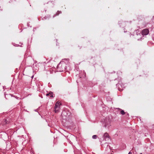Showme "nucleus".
<instances>
[{"mask_svg": "<svg viewBox=\"0 0 154 154\" xmlns=\"http://www.w3.org/2000/svg\"><path fill=\"white\" fill-rule=\"evenodd\" d=\"M58 68L60 70L59 71L61 72L63 71L65 69L64 65H63V66L61 63H59L58 66Z\"/></svg>", "mask_w": 154, "mask_h": 154, "instance_id": "1", "label": "nucleus"}, {"mask_svg": "<svg viewBox=\"0 0 154 154\" xmlns=\"http://www.w3.org/2000/svg\"><path fill=\"white\" fill-rule=\"evenodd\" d=\"M149 30L147 29H143L142 32V34L143 35H146L149 33Z\"/></svg>", "mask_w": 154, "mask_h": 154, "instance_id": "2", "label": "nucleus"}, {"mask_svg": "<svg viewBox=\"0 0 154 154\" xmlns=\"http://www.w3.org/2000/svg\"><path fill=\"white\" fill-rule=\"evenodd\" d=\"M103 137L105 140H106V138H109V135L107 133H105L103 135Z\"/></svg>", "mask_w": 154, "mask_h": 154, "instance_id": "3", "label": "nucleus"}, {"mask_svg": "<svg viewBox=\"0 0 154 154\" xmlns=\"http://www.w3.org/2000/svg\"><path fill=\"white\" fill-rule=\"evenodd\" d=\"M61 105V103L59 102L58 101L55 104L54 108L60 107Z\"/></svg>", "mask_w": 154, "mask_h": 154, "instance_id": "4", "label": "nucleus"}, {"mask_svg": "<svg viewBox=\"0 0 154 154\" xmlns=\"http://www.w3.org/2000/svg\"><path fill=\"white\" fill-rule=\"evenodd\" d=\"M60 106L54 108L55 112V113L58 112H59V110L60 109Z\"/></svg>", "mask_w": 154, "mask_h": 154, "instance_id": "5", "label": "nucleus"}, {"mask_svg": "<svg viewBox=\"0 0 154 154\" xmlns=\"http://www.w3.org/2000/svg\"><path fill=\"white\" fill-rule=\"evenodd\" d=\"M60 106L54 108L55 112V113L58 112H59V110L60 109Z\"/></svg>", "mask_w": 154, "mask_h": 154, "instance_id": "6", "label": "nucleus"}, {"mask_svg": "<svg viewBox=\"0 0 154 154\" xmlns=\"http://www.w3.org/2000/svg\"><path fill=\"white\" fill-rule=\"evenodd\" d=\"M47 96H50L51 97H53V93L52 92H50L49 93L47 94H46Z\"/></svg>", "mask_w": 154, "mask_h": 154, "instance_id": "7", "label": "nucleus"}, {"mask_svg": "<svg viewBox=\"0 0 154 154\" xmlns=\"http://www.w3.org/2000/svg\"><path fill=\"white\" fill-rule=\"evenodd\" d=\"M120 110L121 114L122 115H123L125 114V112L123 110H122L121 109H120Z\"/></svg>", "mask_w": 154, "mask_h": 154, "instance_id": "8", "label": "nucleus"}, {"mask_svg": "<svg viewBox=\"0 0 154 154\" xmlns=\"http://www.w3.org/2000/svg\"><path fill=\"white\" fill-rule=\"evenodd\" d=\"M8 123H9V122L8 121H7L6 120H5L3 122V125H5L6 124Z\"/></svg>", "mask_w": 154, "mask_h": 154, "instance_id": "9", "label": "nucleus"}, {"mask_svg": "<svg viewBox=\"0 0 154 154\" xmlns=\"http://www.w3.org/2000/svg\"><path fill=\"white\" fill-rule=\"evenodd\" d=\"M97 136L96 135H94L93 136H92V138H93L94 139H96L97 138Z\"/></svg>", "mask_w": 154, "mask_h": 154, "instance_id": "10", "label": "nucleus"}, {"mask_svg": "<svg viewBox=\"0 0 154 154\" xmlns=\"http://www.w3.org/2000/svg\"><path fill=\"white\" fill-rule=\"evenodd\" d=\"M59 14L58 13H56V14H55V16L58 15Z\"/></svg>", "mask_w": 154, "mask_h": 154, "instance_id": "11", "label": "nucleus"}, {"mask_svg": "<svg viewBox=\"0 0 154 154\" xmlns=\"http://www.w3.org/2000/svg\"><path fill=\"white\" fill-rule=\"evenodd\" d=\"M128 154H131V152H129Z\"/></svg>", "mask_w": 154, "mask_h": 154, "instance_id": "12", "label": "nucleus"}, {"mask_svg": "<svg viewBox=\"0 0 154 154\" xmlns=\"http://www.w3.org/2000/svg\"><path fill=\"white\" fill-rule=\"evenodd\" d=\"M140 154H142V153H140Z\"/></svg>", "mask_w": 154, "mask_h": 154, "instance_id": "13", "label": "nucleus"}]
</instances>
